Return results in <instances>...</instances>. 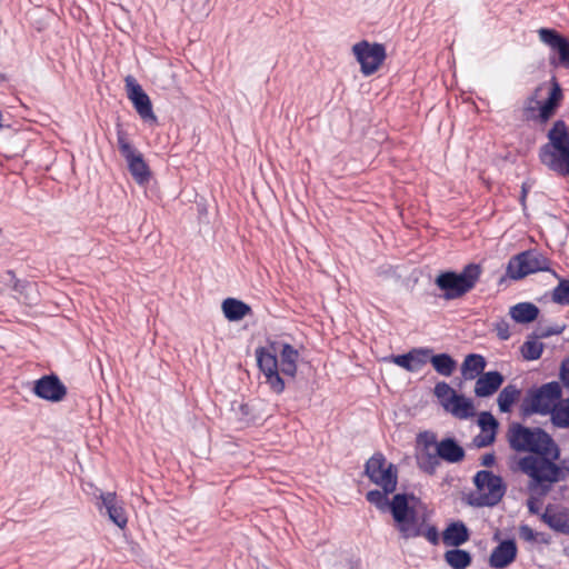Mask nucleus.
I'll list each match as a JSON object with an SVG mask.
<instances>
[{"instance_id": "7", "label": "nucleus", "mask_w": 569, "mask_h": 569, "mask_svg": "<svg viewBox=\"0 0 569 569\" xmlns=\"http://www.w3.org/2000/svg\"><path fill=\"white\" fill-rule=\"evenodd\" d=\"M395 491L396 490L372 489L366 493V500L382 512L389 511L396 527L399 523L403 527L407 512L409 511L410 501L417 502L419 501V498H417L412 492H400L395 493L392 498L389 499L388 496Z\"/></svg>"}, {"instance_id": "11", "label": "nucleus", "mask_w": 569, "mask_h": 569, "mask_svg": "<svg viewBox=\"0 0 569 569\" xmlns=\"http://www.w3.org/2000/svg\"><path fill=\"white\" fill-rule=\"evenodd\" d=\"M466 457V451L458 440L453 437H446L439 440L438 449L433 452H426L422 460V471L433 476L440 465V460L448 463L461 462Z\"/></svg>"}, {"instance_id": "34", "label": "nucleus", "mask_w": 569, "mask_h": 569, "mask_svg": "<svg viewBox=\"0 0 569 569\" xmlns=\"http://www.w3.org/2000/svg\"><path fill=\"white\" fill-rule=\"evenodd\" d=\"M550 415L555 427L561 429L569 428V398L555 405Z\"/></svg>"}, {"instance_id": "4", "label": "nucleus", "mask_w": 569, "mask_h": 569, "mask_svg": "<svg viewBox=\"0 0 569 569\" xmlns=\"http://www.w3.org/2000/svg\"><path fill=\"white\" fill-rule=\"evenodd\" d=\"M481 273L482 267L479 263L470 262L460 272L455 270L440 271L435 278V284L442 292L441 298L456 300L462 298L476 287Z\"/></svg>"}, {"instance_id": "32", "label": "nucleus", "mask_w": 569, "mask_h": 569, "mask_svg": "<svg viewBox=\"0 0 569 569\" xmlns=\"http://www.w3.org/2000/svg\"><path fill=\"white\" fill-rule=\"evenodd\" d=\"M521 395V390L517 388L515 385L506 386L499 393L497 403L499 410L503 413H508L511 411L512 406L519 399Z\"/></svg>"}, {"instance_id": "26", "label": "nucleus", "mask_w": 569, "mask_h": 569, "mask_svg": "<svg viewBox=\"0 0 569 569\" xmlns=\"http://www.w3.org/2000/svg\"><path fill=\"white\" fill-rule=\"evenodd\" d=\"M224 318L230 322H238L252 313L251 307L237 298H226L221 303Z\"/></svg>"}, {"instance_id": "42", "label": "nucleus", "mask_w": 569, "mask_h": 569, "mask_svg": "<svg viewBox=\"0 0 569 569\" xmlns=\"http://www.w3.org/2000/svg\"><path fill=\"white\" fill-rule=\"evenodd\" d=\"M559 378L561 383L569 388V356L562 360L559 370Z\"/></svg>"}, {"instance_id": "38", "label": "nucleus", "mask_w": 569, "mask_h": 569, "mask_svg": "<svg viewBox=\"0 0 569 569\" xmlns=\"http://www.w3.org/2000/svg\"><path fill=\"white\" fill-rule=\"evenodd\" d=\"M565 329H566L565 325H562V326L556 325V326H551V327H547V328H539L538 330L530 333L529 338L545 339V338H549L555 335H560L563 332Z\"/></svg>"}, {"instance_id": "31", "label": "nucleus", "mask_w": 569, "mask_h": 569, "mask_svg": "<svg viewBox=\"0 0 569 569\" xmlns=\"http://www.w3.org/2000/svg\"><path fill=\"white\" fill-rule=\"evenodd\" d=\"M443 559L451 569H467L472 562V555L459 547H452L445 552Z\"/></svg>"}, {"instance_id": "8", "label": "nucleus", "mask_w": 569, "mask_h": 569, "mask_svg": "<svg viewBox=\"0 0 569 569\" xmlns=\"http://www.w3.org/2000/svg\"><path fill=\"white\" fill-rule=\"evenodd\" d=\"M539 271L550 272L553 277L559 278V274L551 269L548 257L536 249H529L510 258L507 264L506 276L512 280H521Z\"/></svg>"}, {"instance_id": "29", "label": "nucleus", "mask_w": 569, "mask_h": 569, "mask_svg": "<svg viewBox=\"0 0 569 569\" xmlns=\"http://www.w3.org/2000/svg\"><path fill=\"white\" fill-rule=\"evenodd\" d=\"M487 360L482 355L469 353L461 365V373L466 380H473L483 373Z\"/></svg>"}, {"instance_id": "41", "label": "nucleus", "mask_w": 569, "mask_h": 569, "mask_svg": "<svg viewBox=\"0 0 569 569\" xmlns=\"http://www.w3.org/2000/svg\"><path fill=\"white\" fill-rule=\"evenodd\" d=\"M495 440H496V436H493V435L479 433L473 438L472 442L477 448H485V447L492 445L495 442Z\"/></svg>"}, {"instance_id": "30", "label": "nucleus", "mask_w": 569, "mask_h": 569, "mask_svg": "<svg viewBox=\"0 0 569 569\" xmlns=\"http://www.w3.org/2000/svg\"><path fill=\"white\" fill-rule=\"evenodd\" d=\"M429 362L431 363L435 371L441 376L450 377L457 369V360L447 352L431 353L429 355Z\"/></svg>"}, {"instance_id": "10", "label": "nucleus", "mask_w": 569, "mask_h": 569, "mask_svg": "<svg viewBox=\"0 0 569 569\" xmlns=\"http://www.w3.org/2000/svg\"><path fill=\"white\" fill-rule=\"evenodd\" d=\"M563 99L560 83L552 77L548 97L541 102L537 100L536 93L530 96L525 104V114L528 120L547 123L557 112Z\"/></svg>"}, {"instance_id": "3", "label": "nucleus", "mask_w": 569, "mask_h": 569, "mask_svg": "<svg viewBox=\"0 0 569 569\" xmlns=\"http://www.w3.org/2000/svg\"><path fill=\"white\" fill-rule=\"evenodd\" d=\"M548 142L539 149V161L559 177H569V131L563 120L553 122Z\"/></svg>"}, {"instance_id": "25", "label": "nucleus", "mask_w": 569, "mask_h": 569, "mask_svg": "<svg viewBox=\"0 0 569 569\" xmlns=\"http://www.w3.org/2000/svg\"><path fill=\"white\" fill-rule=\"evenodd\" d=\"M7 286L14 291L20 298H22L23 303L33 305L36 297H33L36 284L26 279L17 278L13 270H7Z\"/></svg>"}, {"instance_id": "23", "label": "nucleus", "mask_w": 569, "mask_h": 569, "mask_svg": "<svg viewBox=\"0 0 569 569\" xmlns=\"http://www.w3.org/2000/svg\"><path fill=\"white\" fill-rule=\"evenodd\" d=\"M505 381L501 372L493 370L479 376L475 386V395L479 398H487L496 393Z\"/></svg>"}, {"instance_id": "43", "label": "nucleus", "mask_w": 569, "mask_h": 569, "mask_svg": "<svg viewBox=\"0 0 569 569\" xmlns=\"http://www.w3.org/2000/svg\"><path fill=\"white\" fill-rule=\"evenodd\" d=\"M532 184L533 183L530 182L529 180L523 181L522 184H521L519 202H520V206L522 207L523 210L527 208V197H528V193H529Z\"/></svg>"}, {"instance_id": "40", "label": "nucleus", "mask_w": 569, "mask_h": 569, "mask_svg": "<svg viewBox=\"0 0 569 569\" xmlns=\"http://www.w3.org/2000/svg\"><path fill=\"white\" fill-rule=\"evenodd\" d=\"M540 533L536 532L531 527H529L528 525H521L519 527V536L521 539H523L525 541H528V542H532V541H536L537 540V537L539 536Z\"/></svg>"}, {"instance_id": "13", "label": "nucleus", "mask_w": 569, "mask_h": 569, "mask_svg": "<svg viewBox=\"0 0 569 569\" xmlns=\"http://www.w3.org/2000/svg\"><path fill=\"white\" fill-rule=\"evenodd\" d=\"M433 393L442 408L458 419H469L475 416L472 399L458 393L446 381L436 383Z\"/></svg>"}, {"instance_id": "21", "label": "nucleus", "mask_w": 569, "mask_h": 569, "mask_svg": "<svg viewBox=\"0 0 569 569\" xmlns=\"http://www.w3.org/2000/svg\"><path fill=\"white\" fill-rule=\"evenodd\" d=\"M100 499L101 501L98 503L99 510L101 511L104 508L109 520L123 529L128 523V517L123 503L118 500L116 492H102Z\"/></svg>"}, {"instance_id": "14", "label": "nucleus", "mask_w": 569, "mask_h": 569, "mask_svg": "<svg viewBox=\"0 0 569 569\" xmlns=\"http://www.w3.org/2000/svg\"><path fill=\"white\" fill-rule=\"evenodd\" d=\"M352 53L359 62L360 71L365 77L376 73L387 58L383 43H371L368 40H361L353 44Z\"/></svg>"}, {"instance_id": "36", "label": "nucleus", "mask_w": 569, "mask_h": 569, "mask_svg": "<svg viewBox=\"0 0 569 569\" xmlns=\"http://www.w3.org/2000/svg\"><path fill=\"white\" fill-rule=\"evenodd\" d=\"M558 286L552 290V301L561 306H569V279L557 278Z\"/></svg>"}, {"instance_id": "2", "label": "nucleus", "mask_w": 569, "mask_h": 569, "mask_svg": "<svg viewBox=\"0 0 569 569\" xmlns=\"http://www.w3.org/2000/svg\"><path fill=\"white\" fill-rule=\"evenodd\" d=\"M254 355L257 367L264 376L266 383L273 393L281 395L286 389V382L281 375L296 377L299 351L289 342L267 340V345L258 347Z\"/></svg>"}, {"instance_id": "27", "label": "nucleus", "mask_w": 569, "mask_h": 569, "mask_svg": "<svg viewBox=\"0 0 569 569\" xmlns=\"http://www.w3.org/2000/svg\"><path fill=\"white\" fill-rule=\"evenodd\" d=\"M540 309L532 302H519L509 310L510 318L520 325H528L536 321Z\"/></svg>"}, {"instance_id": "9", "label": "nucleus", "mask_w": 569, "mask_h": 569, "mask_svg": "<svg viewBox=\"0 0 569 569\" xmlns=\"http://www.w3.org/2000/svg\"><path fill=\"white\" fill-rule=\"evenodd\" d=\"M117 143L120 154L127 161L128 170L139 186H147L151 180V170L143 154L129 140V133L121 122H117Z\"/></svg>"}, {"instance_id": "6", "label": "nucleus", "mask_w": 569, "mask_h": 569, "mask_svg": "<svg viewBox=\"0 0 569 569\" xmlns=\"http://www.w3.org/2000/svg\"><path fill=\"white\" fill-rule=\"evenodd\" d=\"M472 480L477 490L482 491L487 488L488 492L470 493L467 498V503L471 507H493L498 505L506 495L507 485L502 477L495 475L490 470L477 471Z\"/></svg>"}, {"instance_id": "22", "label": "nucleus", "mask_w": 569, "mask_h": 569, "mask_svg": "<svg viewBox=\"0 0 569 569\" xmlns=\"http://www.w3.org/2000/svg\"><path fill=\"white\" fill-rule=\"evenodd\" d=\"M536 427H526L519 422H513L508 432L510 448L517 452H526L530 441L533 439Z\"/></svg>"}, {"instance_id": "44", "label": "nucleus", "mask_w": 569, "mask_h": 569, "mask_svg": "<svg viewBox=\"0 0 569 569\" xmlns=\"http://www.w3.org/2000/svg\"><path fill=\"white\" fill-rule=\"evenodd\" d=\"M527 507L531 515H538L540 511L539 499L530 497L527 501Z\"/></svg>"}, {"instance_id": "39", "label": "nucleus", "mask_w": 569, "mask_h": 569, "mask_svg": "<svg viewBox=\"0 0 569 569\" xmlns=\"http://www.w3.org/2000/svg\"><path fill=\"white\" fill-rule=\"evenodd\" d=\"M495 331L497 333V337L503 341L508 340L511 336L509 330V323L503 319L495 323Z\"/></svg>"}, {"instance_id": "24", "label": "nucleus", "mask_w": 569, "mask_h": 569, "mask_svg": "<svg viewBox=\"0 0 569 569\" xmlns=\"http://www.w3.org/2000/svg\"><path fill=\"white\" fill-rule=\"evenodd\" d=\"M441 539L448 547H460L470 539V530L461 520L451 521L442 531Z\"/></svg>"}, {"instance_id": "12", "label": "nucleus", "mask_w": 569, "mask_h": 569, "mask_svg": "<svg viewBox=\"0 0 569 569\" xmlns=\"http://www.w3.org/2000/svg\"><path fill=\"white\" fill-rule=\"evenodd\" d=\"M363 475L381 489L396 490L398 485V468L388 462L381 451L375 452L365 463Z\"/></svg>"}, {"instance_id": "20", "label": "nucleus", "mask_w": 569, "mask_h": 569, "mask_svg": "<svg viewBox=\"0 0 569 569\" xmlns=\"http://www.w3.org/2000/svg\"><path fill=\"white\" fill-rule=\"evenodd\" d=\"M518 555L517 542L513 538H507L493 548L489 557V566L495 569H503L510 566Z\"/></svg>"}, {"instance_id": "46", "label": "nucleus", "mask_w": 569, "mask_h": 569, "mask_svg": "<svg viewBox=\"0 0 569 569\" xmlns=\"http://www.w3.org/2000/svg\"><path fill=\"white\" fill-rule=\"evenodd\" d=\"M239 410H240L241 415L244 417L250 413V407L248 403H241L239 407Z\"/></svg>"}, {"instance_id": "1", "label": "nucleus", "mask_w": 569, "mask_h": 569, "mask_svg": "<svg viewBox=\"0 0 569 569\" xmlns=\"http://www.w3.org/2000/svg\"><path fill=\"white\" fill-rule=\"evenodd\" d=\"M526 452L529 455L520 458L519 469L530 478L529 491L543 497L551 490L553 483L565 479V470L569 471V468L557 463L560 459V448L540 427H536L533 439Z\"/></svg>"}, {"instance_id": "18", "label": "nucleus", "mask_w": 569, "mask_h": 569, "mask_svg": "<svg viewBox=\"0 0 569 569\" xmlns=\"http://www.w3.org/2000/svg\"><path fill=\"white\" fill-rule=\"evenodd\" d=\"M32 393L39 399L57 403L62 401L68 389L58 375L51 372L33 381Z\"/></svg>"}, {"instance_id": "16", "label": "nucleus", "mask_w": 569, "mask_h": 569, "mask_svg": "<svg viewBox=\"0 0 569 569\" xmlns=\"http://www.w3.org/2000/svg\"><path fill=\"white\" fill-rule=\"evenodd\" d=\"M397 529L403 539L423 536L433 546H437L440 541L437 527L435 525L425 526V520L419 522L418 512L412 505L409 507L403 527L399 523Z\"/></svg>"}, {"instance_id": "28", "label": "nucleus", "mask_w": 569, "mask_h": 569, "mask_svg": "<svg viewBox=\"0 0 569 569\" xmlns=\"http://www.w3.org/2000/svg\"><path fill=\"white\" fill-rule=\"evenodd\" d=\"M541 520L553 531L569 535V510L562 509L558 512H550L549 507L541 515Z\"/></svg>"}, {"instance_id": "45", "label": "nucleus", "mask_w": 569, "mask_h": 569, "mask_svg": "<svg viewBox=\"0 0 569 569\" xmlns=\"http://www.w3.org/2000/svg\"><path fill=\"white\" fill-rule=\"evenodd\" d=\"M481 466L483 467H492L496 463V455L495 452H487L481 457Z\"/></svg>"}, {"instance_id": "37", "label": "nucleus", "mask_w": 569, "mask_h": 569, "mask_svg": "<svg viewBox=\"0 0 569 569\" xmlns=\"http://www.w3.org/2000/svg\"><path fill=\"white\" fill-rule=\"evenodd\" d=\"M478 426L482 432L496 436L499 428V422L491 412L482 411L478 417Z\"/></svg>"}, {"instance_id": "5", "label": "nucleus", "mask_w": 569, "mask_h": 569, "mask_svg": "<svg viewBox=\"0 0 569 569\" xmlns=\"http://www.w3.org/2000/svg\"><path fill=\"white\" fill-rule=\"evenodd\" d=\"M562 389L560 382L550 381L540 387H532L520 406V413L523 418L532 415H549L552 407L561 401Z\"/></svg>"}, {"instance_id": "15", "label": "nucleus", "mask_w": 569, "mask_h": 569, "mask_svg": "<svg viewBox=\"0 0 569 569\" xmlns=\"http://www.w3.org/2000/svg\"><path fill=\"white\" fill-rule=\"evenodd\" d=\"M538 36L550 48V66L569 69V38L552 28H540Z\"/></svg>"}, {"instance_id": "33", "label": "nucleus", "mask_w": 569, "mask_h": 569, "mask_svg": "<svg viewBox=\"0 0 569 569\" xmlns=\"http://www.w3.org/2000/svg\"><path fill=\"white\" fill-rule=\"evenodd\" d=\"M417 443L419 446H421V448L419 449V451L417 453V465H418L419 469L422 471V460H421L422 456L426 452H433L431 450V448L437 450L439 441H438L437 435L435 432L423 431L418 435Z\"/></svg>"}, {"instance_id": "17", "label": "nucleus", "mask_w": 569, "mask_h": 569, "mask_svg": "<svg viewBox=\"0 0 569 569\" xmlns=\"http://www.w3.org/2000/svg\"><path fill=\"white\" fill-rule=\"evenodd\" d=\"M124 86L127 97L140 118L144 122L156 123L158 119L153 112L152 102L137 79L130 74L124 78Z\"/></svg>"}, {"instance_id": "35", "label": "nucleus", "mask_w": 569, "mask_h": 569, "mask_svg": "<svg viewBox=\"0 0 569 569\" xmlns=\"http://www.w3.org/2000/svg\"><path fill=\"white\" fill-rule=\"evenodd\" d=\"M539 338H529L520 348L522 358L528 361L538 360L543 351L545 345L538 341Z\"/></svg>"}, {"instance_id": "19", "label": "nucleus", "mask_w": 569, "mask_h": 569, "mask_svg": "<svg viewBox=\"0 0 569 569\" xmlns=\"http://www.w3.org/2000/svg\"><path fill=\"white\" fill-rule=\"evenodd\" d=\"M431 348L419 347L412 348L406 353L392 355L391 361L408 372L420 371L428 362Z\"/></svg>"}]
</instances>
